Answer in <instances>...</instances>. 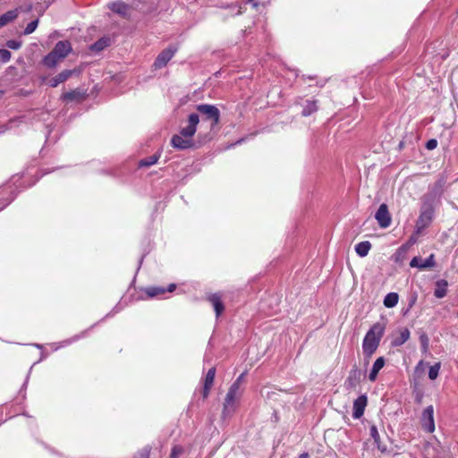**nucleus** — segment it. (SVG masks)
<instances>
[{"mask_svg":"<svg viewBox=\"0 0 458 458\" xmlns=\"http://www.w3.org/2000/svg\"><path fill=\"white\" fill-rule=\"evenodd\" d=\"M384 331L385 327L380 323H377L367 332L363 339L362 349L363 353L368 360L377 349L380 340L384 335Z\"/></svg>","mask_w":458,"mask_h":458,"instance_id":"obj_1","label":"nucleus"},{"mask_svg":"<svg viewBox=\"0 0 458 458\" xmlns=\"http://www.w3.org/2000/svg\"><path fill=\"white\" fill-rule=\"evenodd\" d=\"M72 52L71 43L67 40L59 41L53 50L45 56L43 64L48 68L55 67Z\"/></svg>","mask_w":458,"mask_h":458,"instance_id":"obj_2","label":"nucleus"},{"mask_svg":"<svg viewBox=\"0 0 458 458\" xmlns=\"http://www.w3.org/2000/svg\"><path fill=\"white\" fill-rule=\"evenodd\" d=\"M242 394V387H238L237 384H232L228 389L223 404L222 415L224 418L231 417L236 411Z\"/></svg>","mask_w":458,"mask_h":458,"instance_id":"obj_3","label":"nucleus"},{"mask_svg":"<svg viewBox=\"0 0 458 458\" xmlns=\"http://www.w3.org/2000/svg\"><path fill=\"white\" fill-rule=\"evenodd\" d=\"M434 208L429 203H425L421 207L420 216L416 222V234H420L432 222Z\"/></svg>","mask_w":458,"mask_h":458,"instance_id":"obj_4","label":"nucleus"},{"mask_svg":"<svg viewBox=\"0 0 458 458\" xmlns=\"http://www.w3.org/2000/svg\"><path fill=\"white\" fill-rule=\"evenodd\" d=\"M422 428L429 433L435 431L434 407L429 405L424 409L421 414Z\"/></svg>","mask_w":458,"mask_h":458,"instance_id":"obj_5","label":"nucleus"},{"mask_svg":"<svg viewBox=\"0 0 458 458\" xmlns=\"http://www.w3.org/2000/svg\"><path fill=\"white\" fill-rule=\"evenodd\" d=\"M197 110L206 115L207 119L212 120V125L217 124L219 122V110L212 105L202 104L197 106Z\"/></svg>","mask_w":458,"mask_h":458,"instance_id":"obj_6","label":"nucleus"},{"mask_svg":"<svg viewBox=\"0 0 458 458\" xmlns=\"http://www.w3.org/2000/svg\"><path fill=\"white\" fill-rule=\"evenodd\" d=\"M199 122L197 114H191L188 118V125L181 129L180 133L190 140H193V136L196 132L197 125Z\"/></svg>","mask_w":458,"mask_h":458,"instance_id":"obj_7","label":"nucleus"},{"mask_svg":"<svg viewBox=\"0 0 458 458\" xmlns=\"http://www.w3.org/2000/svg\"><path fill=\"white\" fill-rule=\"evenodd\" d=\"M375 218L381 228H386L390 225L392 219L386 204L383 203L379 206Z\"/></svg>","mask_w":458,"mask_h":458,"instance_id":"obj_8","label":"nucleus"},{"mask_svg":"<svg viewBox=\"0 0 458 458\" xmlns=\"http://www.w3.org/2000/svg\"><path fill=\"white\" fill-rule=\"evenodd\" d=\"M176 52V48H166L163 50L157 57L154 67L156 69H161L164 66L166 65V64L171 60V58L174 56V53Z\"/></svg>","mask_w":458,"mask_h":458,"instance_id":"obj_9","label":"nucleus"},{"mask_svg":"<svg viewBox=\"0 0 458 458\" xmlns=\"http://www.w3.org/2000/svg\"><path fill=\"white\" fill-rule=\"evenodd\" d=\"M436 265V262H435V256L434 254H431L427 259L423 260L420 257H414L411 262H410V266L411 267H418L421 270H424V269H427V268H431V267H434Z\"/></svg>","mask_w":458,"mask_h":458,"instance_id":"obj_10","label":"nucleus"},{"mask_svg":"<svg viewBox=\"0 0 458 458\" xmlns=\"http://www.w3.org/2000/svg\"><path fill=\"white\" fill-rule=\"evenodd\" d=\"M74 73H77V71L75 69L74 70H64L63 72H61L60 73H58L52 79H50L47 81V84L52 88H55L60 83L66 81Z\"/></svg>","mask_w":458,"mask_h":458,"instance_id":"obj_11","label":"nucleus"},{"mask_svg":"<svg viewBox=\"0 0 458 458\" xmlns=\"http://www.w3.org/2000/svg\"><path fill=\"white\" fill-rule=\"evenodd\" d=\"M171 144L174 148L178 149H186L193 147V140H188L186 137H183L180 132L179 134H175L173 136L171 140Z\"/></svg>","mask_w":458,"mask_h":458,"instance_id":"obj_12","label":"nucleus"},{"mask_svg":"<svg viewBox=\"0 0 458 458\" xmlns=\"http://www.w3.org/2000/svg\"><path fill=\"white\" fill-rule=\"evenodd\" d=\"M367 404V397L365 395H361L358 397L353 403V418L359 419L363 415L364 409Z\"/></svg>","mask_w":458,"mask_h":458,"instance_id":"obj_13","label":"nucleus"},{"mask_svg":"<svg viewBox=\"0 0 458 458\" xmlns=\"http://www.w3.org/2000/svg\"><path fill=\"white\" fill-rule=\"evenodd\" d=\"M216 376V369L213 367L208 369L205 380H204V387H203V397L207 398L209 394V391L213 386L214 379Z\"/></svg>","mask_w":458,"mask_h":458,"instance_id":"obj_14","label":"nucleus"},{"mask_svg":"<svg viewBox=\"0 0 458 458\" xmlns=\"http://www.w3.org/2000/svg\"><path fill=\"white\" fill-rule=\"evenodd\" d=\"M385 365V359L383 357L377 358L369 372V378L370 381L374 382L377 379L378 372L381 370V369Z\"/></svg>","mask_w":458,"mask_h":458,"instance_id":"obj_15","label":"nucleus"},{"mask_svg":"<svg viewBox=\"0 0 458 458\" xmlns=\"http://www.w3.org/2000/svg\"><path fill=\"white\" fill-rule=\"evenodd\" d=\"M212 303L216 316L218 317L224 311V305L221 301V296L217 293L212 294L208 298Z\"/></svg>","mask_w":458,"mask_h":458,"instance_id":"obj_16","label":"nucleus"},{"mask_svg":"<svg viewBox=\"0 0 458 458\" xmlns=\"http://www.w3.org/2000/svg\"><path fill=\"white\" fill-rule=\"evenodd\" d=\"M447 282L445 280H438L436 283V288L434 291V295L437 298H443L446 295L447 293Z\"/></svg>","mask_w":458,"mask_h":458,"instance_id":"obj_17","label":"nucleus"},{"mask_svg":"<svg viewBox=\"0 0 458 458\" xmlns=\"http://www.w3.org/2000/svg\"><path fill=\"white\" fill-rule=\"evenodd\" d=\"M410 337V331L403 328L399 331L398 335L392 341V345L400 346L403 344Z\"/></svg>","mask_w":458,"mask_h":458,"instance_id":"obj_18","label":"nucleus"},{"mask_svg":"<svg viewBox=\"0 0 458 458\" xmlns=\"http://www.w3.org/2000/svg\"><path fill=\"white\" fill-rule=\"evenodd\" d=\"M18 16L17 10H11L0 16V28L5 26Z\"/></svg>","mask_w":458,"mask_h":458,"instance_id":"obj_19","label":"nucleus"},{"mask_svg":"<svg viewBox=\"0 0 458 458\" xmlns=\"http://www.w3.org/2000/svg\"><path fill=\"white\" fill-rule=\"evenodd\" d=\"M370 248L371 244L369 242H361L355 246V250L359 256L365 257L368 255Z\"/></svg>","mask_w":458,"mask_h":458,"instance_id":"obj_20","label":"nucleus"},{"mask_svg":"<svg viewBox=\"0 0 458 458\" xmlns=\"http://www.w3.org/2000/svg\"><path fill=\"white\" fill-rule=\"evenodd\" d=\"M62 98L64 100H66V101H73V100H81L83 98V95L80 90L75 89V90H72V91L64 93Z\"/></svg>","mask_w":458,"mask_h":458,"instance_id":"obj_21","label":"nucleus"},{"mask_svg":"<svg viewBox=\"0 0 458 458\" xmlns=\"http://www.w3.org/2000/svg\"><path fill=\"white\" fill-rule=\"evenodd\" d=\"M398 294L395 293H390L386 295L384 299V305L387 308H393L398 303Z\"/></svg>","mask_w":458,"mask_h":458,"instance_id":"obj_22","label":"nucleus"},{"mask_svg":"<svg viewBox=\"0 0 458 458\" xmlns=\"http://www.w3.org/2000/svg\"><path fill=\"white\" fill-rule=\"evenodd\" d=\"M109 8L117 13L125 14L128 11V5L123 2H114L109 5Z\"/></svg>","mask_w":458,"mask_h":458,"instance_id":"obj_23","label":"nucleus"},{"mask_svg":"<svg viewBox=\"0 0 458 458\" xmlns=\"http://www.w3.org/2000/svg\"><path fill=\"white\" fill-rule=\"evenodd\" d=\"M370 436L373 438L374 442L377 444V448L381 452H385L386 450V447L380 444V437H379V434H378V431H377L376 426H372L370 428Z\"/></svg>","mask_w":458,"mask_h":458,"instance_id":"obj_24","label":"nucleus"},{"mask_svg":"<svg viewBox=\"0 0 458 458\" xmlns=\"http://www.w3.org/2000/svg\"><path fill=\"white\" fill-rule=\"evenodd\" d=\"M110 44L109 38H102L91 46L93 51H101Z\"/></svg>","mask_w":458,"mask_h":458,"instance_id":"obj_25","label":"nucleus"},{"mask_svg":"<svg viewBox=\"0 0 458 458\" xmlns=\"http://www.w3.org/2000/svg\"><path fill=\"white\" fill-rule=\"evenodd\" d=\"M146 293L149 297H155L166 293V289L163 287H148L146 289Z\"/></svg>","mask_w":458,"mask_h":458,"instance_id":"obj_26","label":"nucleus"},{"mask_svg":"<svg viewBox=\"0 0 458 458\" xmlns=\"http://www.w3.org/2000/svg\"><path fill=\"white\" fill-rule=\"evenodd\" d=\"M317 110V106L315 102L307 101L306 106L303 108L302 114L304 116H308L311 114L313 112Z\"/></svg>","mask_w":458,"mask_h":458,"instance_id":"obj_27","label":"nucleus"},{"mask_svg":"<svg viewBox=\"0 0 458 458\" xmlns=\"http://www.w3.org/2000/svg\"><path fill=\"white\" fill-rule=\"evenodd\" d=\"M159 155H154L140 161V166H150L157 162Z\"/></svg>","mask_w":458,"mask_h":458,"instance_id":"obj_28","label":"nucleus"},{"mask_svg":"<svg viewBox=\"0 0 458 458\" xmlns=\"http://www.w3.org/2000/svg\"><path fill=\"white\" fill-rule=\"evenodd\" d=\"M440 369V363L437 362L429 368L428 377L434 380L437 377Z\"/></svg>","mask_w":458,"mask_h":458,"instance_id":"obj_29","label":"nucleus"},{"mask_svg":"<svg viewBox=\"0 0 458 458\" xmlns=\"http://www.w3.org/2000/svg\"><path fill=\"white\" fill-rule=\"evenodd\" d=\"M38 20H35V21H32L31 22H30L24 30V34L29 35V34H31L32 32H34V30L38 27Z\"/></svg>","mask_w":458,"mask_h":458,"instance_id":"obj_30","label":"nucleus"},{"mask_svg":"<svg viewBox=\"0 0 458 458\" xmlns=\"http://www.w3.org/2000/svg\"><path fill=\"white\" fill-rule=\"evenodd\" d=\"M183 453V447L181 445H175L172 449V452L170 454V458H178L180 455H182Z\"/></svg>","mask_w":458,"mask_h":458,"instance_id":"obj_31","label":"nucleus"},{"mask_svg":"<svg viewBox=\"0 0 458 458\" xmlns=\"http://www.w3.org/2000/svg\"><path fill=\"white\" fill-rule=\"evenodd\" d=\"M11 58V53L10 51L6 49H0V60L2 62H8Z\"/></svg>","mask_w":458,"mask_h":458,"instance_id":"obj_32","label":"nucleus"},{"mask_svg":"<svg viewBox=\"0 0 458 458\" xmlns=\"http://www.w3.org/2000/svg\"><path fill=\"white\" fill-rule=\"evenodd\" d=\"M7 47L12 49H18L21 47V42L16 40H9L6 43Z\"/></svg>","mask_w":458,"mask_h":458,"instance_id":"obj_33","label":"nucleus"},{"mask_svg":"<svg viewBox=\"0 0 458 458\" xmlns=\"http://www.w3.org/2000/svg\"><path fill=\"white\" fill-rule=\"evenodd\" d=\"M437 141L436 140H430L427 143V148L433 149L437 147Z\"/></svg>","mask_w":458,"mask_h":458,"instance_id":"obj_34","label":"nucleus"},{"mask_svg":"<svg viewBox=\"0 0 458 458\" xmlns=\"http://www.w3.org/2000/svg\"><path fill=\"white\" fill-rule=\"evenodd\" d=\"M419 236H420V234H416V231H415L414 233L410 237L408 243L410 245L414 244L417 242Z\"/></svg>","mask_w":458,"mask_h":458,"instance_id":"obj_35","label":"nucleus"},{"mask_svg":"<svg viewBox=\"0 0 458 458\" xmlns=\"http://www.w3.org/2000/svg\"><path fill=\"white\" fill-rule=\"evenodd\" d=\"M243 377H244V373H242V375H240V376L238 377V378H237V379H236L233 384H237V386H238V387H242V386H241V384H242V381Z\"/></svg>","mask_w":458,"mask_h":458,"instance_id":"obj_36","label":"nucleus"},{"mask_svg":"<svg viewBox=\"0 0 458 458\" xmlns=\"http://www.w3.org/2000/svg\"><path fill=\"white\" fill-rule=\"evenodd\" d=\"M175 284H171L168 287V289H166V292H169V293H172L174 289H175Z\"/></svg>","mask_w":458,"mask_h":458,"instance_id":"obj_37","label":"nucleus"},{"mask_svg":"<svg viewBox=\"0 0 458 458\" xmlns=\"http://www.w3.org/2000/svg\"><path fill=\"white\" fill-rule=\"evenodd\" d=\"M310 457V454L308 453H302L299 455L298 458H309Z\"/></svg>","mask_w":458,"mask_h":458,"instance_id":"obj_38","label":"nucleus"},{"mask_svg":"<svg viewBox=\"0 0 458 458\" xmlns=\"http://www.w3.org/2000/svg\"><path fill=\"white\" fill-rule=\"evenodd\" d=\"M233 7H237V8H238V11H237V13H236V14H237V15L242 13V7H241L240 5H238V4H233Z\"/></svg>","mask_w":458,"mask_h":458,"instance_id":"obj_39","label":"nucleus"},{"mask_svg":"<svg viewBox=\"0 0 458 458\" xmlns=\"http://www.w3.org/2000/svg\"><path fill=\"white\" fill-rule=\"evenodd\" d=\"M148 450H146V451L144 452V454H141V457H140V458H148Z\"/></svg>","mask_w":458,"mask_h":458,"instance_id":"obj_40","label":"nucleus"},{"mask_svg":"<svg viewBox=\"0 0 458 458\" xmlns=\"http://www.w3.org/2000/svg\"><path fill=\"white\" fill-rule=\"evenodd\" d=\"M258 6V4L257 3H254L253 4V7L256 8Z\"/></svg>","mask_w":458,"mask_h":458,"instance_id":"obj_41","label":"nucleus"},{"mask_svg":"<svg viewBox=\"0 0 458 458\" xmlns=\"http://www.w3.org/2000/svg\"><path fill=\"white\" fill-rule=\"evenodd\" d=\"M457 317H458V312H457Z\"/></svg>","mask_w":458,"mask_h":458,"instance_id":"obj_42","label":"nucleus"}]
</instances>
